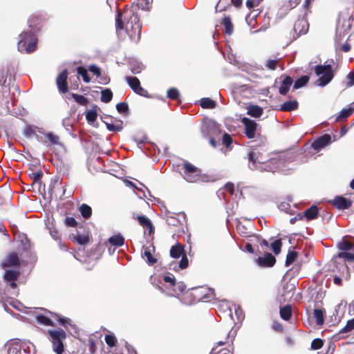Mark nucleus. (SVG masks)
<instances>
[{"instance_id": "f257e3e1", "label": "nucleus", "mask_w": 354, "mask_h": 354, "mask_svg": "<svg viewBox=\"0 0 354 354\" xmlns=\"http://www.w3.org/2000/svg\"><path fill=\"white\" fill-rule=\"evenodd\" d=\"M248 166L252 170H259L261 171H285L286 162L283 158H274L268 161L263 158L262 154L257 151H250L248 153Z\"/></svg>"}, {"instance_id": "f03ea898", "label": "nucleus", "mask_w": 354, "mask_h": 354, "mask_svg": "<svg viewBox=\"0 0 354 354\" xmlns=\"http://www.w3.org/2000/svg\"><path fill=\"white\" fill-rule=\"evenodd\" d=\"M115 28L117 32L124 28V26L122 20V15L120 12H118L115 18ZM125 29L132 41L138 42L140 40L141 35V25L137 14L131 12L130 18L125 25Z\"/></svg>"}, {"instance_id": "7ed1b4c3", "label": "nucleus", "mask_w": 354, "mask_h": 354, "mask_svg": "<svg viewBox=\"0 0 354 354\" xmlns=\"http://www.w3.org/2000/svg\"><path fill=\"white\" fill-rule=\"evenodd\" d=\"M183 167L185 170L183 177L189 183L209 182L210 180V178L207 175L201 174V171L198 168L188 162L183 163Z\"/></svg>"}, {"instance_id": "20e7f679", "label": "nucleus", "mask_w": 354, "mask_h": 354, "mask_svg": "<svg viewBox=\"0 0 354 354\" xmlns=\"http://www.w3.org/2000/svg\"><path fill=\"white\" fill-rule=\"evenodd\" d=\"M37 39L31 32H24L20 35V39L17 44L19 51L30 53L35 50Z\"/></svg>"}, {"instance_id": "39448f33", "label": "nucleus", "mask_w": 354, "mask_h": 354, "mask_svg": "<svg viewBox=\"0 0 354 354\" xmlns=\"http://www.w3.org/2000/svg\"><path fill=\"white\" fill-rule=\"evenodd\" d=\"M315 72L319 79L316 83L319 86H324L327 85L333 78L334 74L330 63L326 62L324 65H318L315 68Z\"/></svg>"}, {"instance_id": "423d86ee", "label": "nucleus", "mask_w": 354, "mask_h": 354, "mask_svg": "<svg viewBox=\"0 0 354 354\" xmlns=\"http://www.w3.org/2000/svg\"><path fill=\"white\" fill-rule=\"evenodd\" d=\"M46 315L36 314L35 315L37 322L44 326H54L55 321L60 322L64 327H66L67 324H70V320L68 319H61L56 314L52 313L49 311H45Z\"/></svg>"}, {"instance_id": "0eeeda50", "label": "nucleus", "mask_w": 354, "mask_h": 354, "mask_svg": "<svg viewBox=\"0 0 354 354\" xmlns=\"http://www.w3.org/2000/svg\"><path fill=\"white\" fill-rule=\"evenodd\" d=\"M53 344V350L56 354L64 352L63 340L66 338V333L62 329L50 330L48 331Z\"/></svg>"}, {"instance_id": "6e6552de", "label": "nucleus", "mask_w": 354, "mask_h": 354, "mask_svg": "<svg viewBox=\"0 0 354 354\" xmlns=\"http://www.w3.org/2000/svg\"><path fill=\"white\" fill-rule=\"evenodd\" d=\"M242 122L245 125V133L246 136L250 139L255 138L257 124L254 120L247 118H243L242 119Z\"/></svg>"}, {"instance_id": "1a4fd4ad", "label": "nucleus", "mask_w": 354, "mask_h": 354, "mask_svg": "<svg viewBox=\"0 0 354 354\" xmlns=\"http://www.w3.org/2000/svg\"><path fill=\"white\" fill-rule=\"evenodd\" d=\"M127 82L130 87L134 91L135 93L142 95L146 96L147 91L140 86L139 80L136 77H127Z\"/></svg>"}, {"instance_id": "9d476101", "label": "nucleus", "mask_w": 354, "mask_h": 354, "mask_svg": "<svg viewBox=\"0 0 354 354\" xmlns=\"http://www.w3.org/2000/svg\"><path fill=\"white\" fill-rule=\"evenodd\" d=\"M67 70H64L57 77V85L59 88V91L63 93H66L68 91L67 86Z\"/></svg>"}, {"instance_id": "9b49d317", "label": "nucleus", "mask_w": 354, "mask_h": 354, "mask_svg": "<svg viewBox=\"0 0 354 354\" xmlns=\"http://www.w3.org/2000/svg\"><path fill=\"white\" fill-rule=\"evenodd\" d=\"M276 262L274 257L270 253H266L263 257L257 259V263L261 267H271Z\"/></svg>"}, {"instance_id": "f8f14e48", "label": "nucleus", "mask_w": 354, "mask_h": 354, "mask_svg": "<svg viewBox=\"0 0 354 354\" xmlns=\"http://www.w3.org/2000/svg\"><path fill=\"white\" fill-rule=\"evenodd\" d=\"M19 264V259L17 254L11 253L7 256L4 261L1 263V266L3 269H6L10 267H15Z\"/></svg>"}, {"instance_id": "ddd939ff", "label": "nucleus", "mask_w": 354, "mask_h": 354, "mask_svg": "<svg viewBox=\"0 0 354 354\" xmlns=\"http://www.w3.org/2000/svg\"><path fill=\"white\" fill-rule=\"evenodd\" d=\"M331 140V137L328 134H325L319 138H317L316 140H315L312 143V147L315 150H319L324 147L325 146L328 145Z\"/></svg>"}, {"instance_id": "4468645a", "label": "nucleus", "mask_w": 354, "mask_h": 354, "mask_svg": "<svg viewBox=\"0 0 354 354\" xmlns=\"http://www.w3.org/2000/svg\"><path fill=\"white\" fill-rule=\"evenodd\" d=\"M308 23L305 18L298 19L295 25L294 30L298 35L306 34L308 30Z\"/></svg>"}, {"instance_id": "2eb2a0df", "label": "nucleus", "mask_w": 354, "mask_h": 354, "mask_svg": "<svg viewBox=\"0 0 354 354\" xmlns=\"http://www.w3.org/2000/svg\"><path fill=\"white\" fill-rule=\"evenodd\" d=\"M142 257L146 258L147 262L149 265H153L157 262V259L152 256V252H154V247L143 246L142 248Z\"/></svg>"}, {"instance_id": "dca6fc26", "label": "nucleus", "mask_w": 354, "mask_h": 354, "mask_svg": "<svg viewBox=\"0 0 354 354\" xmlns=\"http://www.w3.org/2000/svg\"><path fill=\"white\" fill-rule=\"evenodd\" d=\"M334 206L338 209H348L351 206V202L342 196H336L333 201Z\"/></svg>"}, {"instance_id": "f3484780", "label": "nucleus", "mask_w": 354, "mask_h": 354, "mask_svg": "<svg viewBox=\"0 0 354 354\" xmlns=\"http://www.w3.org/2000/svg\"><path fill=\"white\" fill-rule=\"evenodd\" d=\"M281 78H282V81H281V85L280 86V87L279 88V92L281 95H284L288 92L290 86L293 83V80L289 76H286L283 77H281Z\"/></svg>"}, {"instance_id": "a211bd4d", "label": "nucleus", "mask_w": 354, "mask_h": 354, "mask_svg": "<svg viewBox=\"0 0 354 354\" xmlns=\"http://www.w3.org/2000/svg\"><path fill=\"white\" fill-rule=\"evenodd\" d=\"M186 289V286L183 282H176V285L173 286L170 290H167V294L171 296H178L183 293Z\"/></svg>"}, {"instance_id": "6ab92c4d", "label": "nucleus", "mask_w": 354, "mask_h": 354, "mask_svg": "<svg viewBox=\"0 0 354 354\" xmlns=\"http://www.w3.org/2000/svg\"><path fill=\"white\" fill-rule=\"evenodd\" d=\"M5 348L8 354H19L21 349V344L18 342H9L5 344Z\"/></svg>"}, {"instance_id": "aec40b11", "label": "nucleus", "mask_w": 354, "mask_h": 354, "mask_svg": "<svg viewBox=\"0 0 354 354\" xmlns=\"http://www.w3.org/2000/svg\"><path fill=\"white\" fill-rule=\"evenodd\" d=\"M339 259H344L348 261H354V250L353 252H339L337 256L333 258L334 263H337V260Z\"/></svg>"}, {"instance_id": "412c9836", "label": "nucleus", "mask_w": 354, "mask_h": 354, "mask_svg": "<svg viewBox=\"0 0 354 354\" xmlns=\"http://www.w3.org/2000/svg\"><path fill=\"white\" fill-rule=\"evenodd\" d=\"M139 223L147 230H149V234H150L153 231V225L151 221L145 216H138L137 218Z\"/></svg>"}, {"instance_id": "4be33fe9", "label": "nucleus", "mask_w": 354, "mask_h": 354, "mask_svg": "<svg viewBox=\"0 0 354 354\" xmlns=\"http://www.w3.org/2000/svg\"><path fill=\"white\" fill-rule=\"evenodd\" d=\"M298 108V102L296 100H290L281 105L280 110L283 111H292Z\"/></svg>"}, {"instance_id": "5701e85b", "label": "nucleus", "mask_w": 354, "mask_h": 354, "mask_svg": "<svg viewBox=\"0 0 354 354\" xmlns=\"http://www.w3.org/2000/svg\"><path fill=\"white\" fill-rule=\"evenodd\" d=\"M318 215V208L316 205H312L304 212V216L307 221L315 218Z\"/></svg>"}, {"instance_id": "b1692460", "label": "nucleus", "mask_w": 354, "mask_h": 354, "mask_svg": "<svg viewBox=\"0 0 354 354\" xmlns=\"http://www.w3.org/2000/svg\"><path fill=\"white\" fill-rule=\"evenodd\" d=\"M263 113V109L257 105H250L248 107V114L253 117H259Z\"/></svg>"}, {"instance_id": "393cba45", "label": "nucleus", "mask_w": 354, "mask_h": 354, "mask_svg": "<svg viewBox=\"0 0 354 354\" xmlns=\"http://www.w3.org/2000/svg\"><path fill=\"white\" fill-rule=\"evenodd\" d=\"M106 129L111 131H120L123 129V122L118 120L115 123L106 122Z\"/></svg>"}, {"instance_id": "a878e982", "label": "nucleus", "mask_w": 354, "mask_h": 354, "mask_svg": "<svg viewBox=\"0 0 354 354\" xmlns=\"http://www.w3.org/2000/svg\"><path fill=\"white\" fill-rule=\"evenodd\" d=\"M183 252V247L180 244H178L171 247L170 250V255L173 258H179Z\"/></svg>"}, {"instance_id": "bb28decb", "label": "nucleus", "mask_w": 354, "mask_h": 354, "mask_svg": "<svg viewBox=\"0 0 354 354\" xmlns=\"http://www.w3.org/2000/svg\"><path fill=\"white\" fill-rule=\"evenodd\" d=\"M353 111L354 109L351 107L343 109L336 117L335 121H340L346 119L353 113Z\"/></svg>"}, {"instance_id": "cd10ccee", "label": "nucleus", "mask_w": 354, "mask_h": 354, "mask_svg": "<svg viewBox=\"0 0 354 354\" xmlns=\"http://www.w3.org/2000/svg\"><path fill=\"white\" fill-rule=\"evenodd\" d=\"M221 24L225 27V32L228 35H231L234 28L230 17L228 16L225 17L223 19Z\"/></svg>"}, {"instance_id": "c85d7f7f", "label": "nucleus", "mask_w": 354, "mask_h": 354, "mask_svg": "<svg viewBox=\"0 0 354 354\" xmlns=\"http://www.w3.org/2000/svg\"><path fill=\"white\" fill-rule=\"evenodd\" d=\"M109 242L113 245L120 247L124 244V239L121 235H114L109 238Z\"/></svg>"}, {"instance_id": "c756f323", "label": "nucleus", "mask_w": 354, "mask_h": 354, "mask_svg": "<svg viewBox=\"0 0 354 354\" xmlns=\"http://www.w3.org/2000/svg\"><path fill=\"white\" fill-rule=\"evenodd\" d=\"M280 316L284 320H288L292 316L291 308L290 306H285L280 309Z\"/></svg>"}, {"instance_id": "7c9ffc66", "label": "nucleus", "mask_w": 354, "mask_h": 354, "mask_svg": "<svg viewBox=\"0 0 354 354\" xmlns=\"http://www.w3.org/2000/svg\"><path fill=\"white\" fill-rule=\"evenodd\" d=\"M201 106L204 109H213L216 106V102L208 97L201 100Z\"/></svg>"}, {"instance_id": "2f4dec72", "label": "nucleus", "mask_w": 354, "mask_h": 354, "mask_svg": "<svg viewBox=\"0 0 354 354\" xmlns=\"http://www.w3.org/2000/svg\"><path fill=\"white\" fill-rule=\"evenodd\" d=\"M19 275V272L16 270H6L3 278L6 281H15Z\"/></svg>"}, {"instance_id": "473e14b6", "label": "nucleus", "mask_w": 354, "mask_h": 354, "mask_svg": "<svg viewBox=\"0 0 354 354\" xmlns=\"http://www.w3.org/2000/svg\"><path fill=\"white\" fill-rule=\"evenodd\" d=\"M309 80V77L306 75H304L297 80L294 84L293 88L294 89H298L302 86H304Z\"/></svg>"}, {"instance_id": "72a5a7b5", "label": "nucleus", "mask_w": 354, "mask_h": 354, "mask_svg": "<svg viewBox=\"0 0 354 354\" xmlns=\"http://www.w3.org/2000/svg\"><path fill=\"white\" fill-rule=\"evenodd\" d=\"M113 97V93L110 89H104L102 91L101 100L103 102H109Z\"/></svg>"}, {"instance_id": "f704fd0d", "label": "nucleus", "mask_w": 354, "mask_h": 354, "mask_svg": "<svg viewBox=\"0 0 354 354\" xmlns=\"http://www.w3.org/2000/svg\"><path fill=\"white\" fill-rule=\"evenodd\" d=\"M163 281L167 284L166 288L168 290H170L173 286L176 285V279L172 274L165 276Z\"/></svg>"}, {"instance_id": "c9c22d12", "label": "nucleus", "mask_w": 354, "mask_h": 354, "mask_svg": "<svg viewBox=\"0 0 354 354\" xmlns=\"http://www.w3.org/2000/svg\"><path fill=\"white\" fill-rule=\"evenodd\" d=\"M314 316L316 319L317 325H322L324 324V312L321 309H315Z\"/></svg>"}, {"instance_id": "e433bc0d", "label": "nucleus", "mask_w": 354, "mask_h": 354, "mask_svg": "<svg viewBox=\"0 0 354 354\" xmlns=\"http://www.w3.org/2000/svg\"><path fill=\"white\" fill-rule=\"evenodd\" d=\"M338 248L342 252H346L352 250L353 244L348 241L343 240L338 244Z\"/></svg>"}, {"instance_id": "4c0bfd02", "label": "nucleus", "mask_w": 354, "mask_h": 354, "mask_svg": "<svg viewBox=\"0 0 354 354\" xmlns=\"http://www.w3.org/2000/svg\"><path fill=\"white\" fill-rule=\"evenodd\" d=\"M297 254V252L295 251H290L286 256V266H290L295 261Z\"/></svg>"}, {"instance_id": "58836bf2", "label": "nucleus", "mask_w": 354, "mask_h": 354, "mask_svg": "<svg viewBox=\"0 0 354 354\" xmlns=\"http://www.w3.org/2000/svg\"><path fill=\"white\" fill-rule=\"evenodd\" d=\"M80 212L83 217L87 218L91 215V208L86 204H82L80 207Z\"/></svg>"}, {"instance_id": "ea45409f", "label": "nucleus", "mask_w": 354, "mask_h": 354, "mask_svg": "<svg viewBox=\"0 0 354 354\" xmlns=\"http://www.w3.org/2000/svg\"><path fill=\"white\" fill-rule=\"evenodd\" d=\"M73 241H76L80 245H84L88 242V239L87 236L77 234L76 236H73Z\"/></svg>"}, {"instance_id": "a19ab883", "label": "nucleus", "mask_w": 354, "mask_h": 354, "mask_svg": "<svg viewBox=\"0 0 354 354\" xmlns=\"http://www.w3.org/2000/svg\"><path fill=\"white\" fill-rule=\"evenodd\" d=\"M77 71L78 75L82 76L83 80L85 82H86V83L90 82L91 79L88 75V73H87V71L86 68H84V67L80 66L77 68Z\"/></svg>"}, {"instance_id": "79ce46f5", "label": "nucleus", "mask_w": 354, "mask_h": 354, "mask_svg": "<svg viewBox=\"0 0 354 354\" xmlns=\"http://www.w3.org/2000/svg\"><path fill=\"white\" fill-rule=\"evenodd\" d=\"M32 345L28 344H21V349L19 354H32Z\"/></svg>"}, {"instance_id": "37998d69", "label": "nucleus", "mask_w": 354, "mask_h": 354, "mask_svg": "<svg viewBox=\"0 0 354 354\" xmlns=\"http://www.w3.org/2000/svg\"><path fill=\"white\" fill-rule=\"evenodd\" d=\"M97 114L95 110H89L86 112V118L88 123H92L95 121Z\"/></svg>"}, {"instance_id": "c03bdc74", "label": "nucleus", "mask_w": 354, "mask_h": 354, "mask_svg": "<svg viewBox=\"0 0 354 354\" xmlns=\"http://www.w3.org/2000/svg\"><path fill=\"white\" fill-rule=\"evenodd\" d=\"M179 91L175 88H171L167 91V97L171 100H176L179 97Z\"/></svg>"}, {"instance_id": "a18cd8bd", "label": "nucleus", "mask_w": 354, "mask_h": 354, "mask_svg": "<svg viewBox=\"0 0 354 354\" xmlns=\"http://www.w3.org/2000/svg\"><path fill=\"white\" fill-rule=\"evenodd\" d=\"M272 249L275 254H278L281 251V240H276L271 244Z\"/></svg>"}, {"instance_id": "49530a36", "label": "nucleus", "mask_w": 354, "mask_h": 354, "mask_svg": "<svg viewBox=\"0 0 354 354\" xmlns=\"http://www.w3.org/2000/svg\"><path fill=\"white\" fill-rule=\"evenodd\" d=\"M354 329V318L348 320L346 325L340 330L341 333H347Z\"/></svg>"}, {"instance_id": "de8ad7c7", "label": "nucleus", "mask_w": 354, "mask_h": 354, "mask_svg": "<svg viewBox=\"0 0 354 354\" xmlns=\"http://www.w3.org/2000/svg\"><path fill=\"white\" fill-rule=\"evenodd\" d=\"M46 137L48 139L51 144L53 145H59V138L54 135L52 133H48L46 135Z\"/></svg>"}, {"instance_id": "09e8293b", "label": "nucleus", "mask_w": 354, "mask_h": 354, "mask_svg": "<svg viewBox=\"0 0 354 354\" xmlns=\"http://www.w3.org/2000/svg\"><path fill=\"white\" fill-rule=\"evenodd\" d=\"M323 341L321 339H315L311 342V348L313 350H318L323 346Z\"/></svg>"}, {"instance_id": "8fccbe9b", "label": "nucleus", "mask_w": 354, "mask_h": 354, "mask_svg": "<svg viewBox=\"0 0 354 354\" xmlns=\"http://www.w3.org/2000/svg\"><path fill=\"white\" fill-rule=\"evenodd\" d=\"M137 6L142 10H147L149 6V0H137Z\"/></svg>"}, {"instance_id": "3c124183", "label": "nucleus", "mask_w": 354, "mask_h": 354, "mask_svg": "<svg viewBox=\"0 0 354 354\" xmlns=\"http://www.w3.org/2000/svg\"><path fill=\"white\" fill-rule=\"evenodd\" d=\"M116 109L120 113H125L128 110V105L125 102H120L116 105Z\"/></svg>"}, {"instance_id": "603ef678", "label": "nucleus", "mask_w": 354, "mask_h": 354, "mask_svg": "<svg viewBox=\"0 0 354 354\" xmlns=\"http://www.w3.org/2000/svg\"><path fill=\"white\" fill-rule=\"evenodd\" d=\"M336 264L339 265V268H338V266H336V268H338L339 271L342 270L343 275L344 274V271L346 272V278L348 279L349 277L348 266L345 263H340L338 261Z\"/></svg>"}, {"instance_id": "864d4df0", "label": "nucleus", "mask_w": 354, "mask_h": 354, "mask_svg": "<svg viewBox=\"0 0 354 354\" xmlns=\"http://www.w3.org/2000/svg\"><path fill=\"white\" fill-rule=\"evenodd\" d=\"M263 0H247L246 6L248 8H254L259 5Z\"/></svg>"}, {"instance_id": "5fc2aeb1", "label": "nucleus", "mask_w": 354, "mask_h": 354, "mask_svg": "<svg viewBox=\"0 0 354 354\" xmlns=\"http://www.w3.org/2000/svg\"><path fill=\"white\" fill-rule=\"evenodd\" d=\"M105 342L109 346H113L116 342V339L113 335H107L105 336Z\"/></svg>"}, {"instance_id": "6e6d98bb", "label": "nucleus", "mask_w": 354, "mask_h": 354, "mask_svg": "<svg viewBox=\"0 0 354 354\" xmlns=\"http://www.w3.org/2000/svg\"><path fill=\"white\" fill-rule=\"evenodd\" d=\"M212 128H214V129L216 128V125L214 122L209 123L207 124L204 125L201 129V131H202L203 136H207V134L206 133V131H208L209 129H212Z\"/></svg>"}, {"instance_id": "4d7b16f0", "label": "nucleus", "mask_w": 354, "mask_h": 354, "mask_svg": "<svg viewBox=\"0 0 354 354\" xmlns=\"http://www.w3.org/2000/svg\"><path fill=\"white\" fill-rule=\"evenodd\" d=\"M277 65V60H275V59H268L266 64V67L270 70L276 69Z\"/></svg>"}, {"instance_id": "13d9d810", "label": "nucleus", "mask_w": 354, "mask_h": 354, "mask_svg": "<svg viewBox=\"0 0 354 354\" xmlns=\"http://www.w3.org/2000/svg\"><path fill=\"white\" fill-rule=\"evenodd\" d=\"M232 142V137L227 133H224V135L223 136V143L227 147H229V146L231 145Z\"/></svg>"}, {"instance_id": "bf43d9fd", "label": "nucleus", "mask_w": 354, "mask_h": 354, "mask_svg": "<svg viewBox=\"0 0 354 354\" xmlns=\"http://www.w3.org/2000/svg\"><path fill=\"white\" fill-rule=\"evenodd\" d=\"M65 225L68 227H75L77 224L75 219L73 217H67L65 219Z\"/></svg>"}, {"instance_id": "052dcab7", "label": "nucleus", "mask_w": 354, "mask_h": 354, "mask_svg": "<svg viewBox=\"0 0 354 354\" xmlns=\"http://www.w3.org/2000/svg\"><path fill=\"white\" fill-rule=\"evenodd\" d=\"M89 71L97 76L100 75V68L96 65L92 64L89 66Z\"/></svg>"}, {"instance_id": "680f3d73", "label": "nucleus", "mask_w": 354, "mask_h": 354, "mask_svg": "<svg viewBox=\"0 0 354 354\" xmlns=\"http://www.w3.org/2000/svg\"><path fill=\"white\" fill-rule=\"evenodd\" d=\"M188 266V259L186 256L183 257L182 259L179 263V267L182 269H185Z\"/></svg>"}, {"instance_id": "e2e57ef3", "label": "nucleus", "mask_w": 354, "mask_h": 354, "mask_svg": "<svg viewBox=\"0 0 354 354\" xmlns=\"http://www.w3.org/2000/svg\"><path fill=\"white\" fill-rule=\"evenodd\" d=\"M42 176V173L41 171L33 172L31 175V178L33 179L34 182H38Z\"/></svg>"}, {"instance_id": "0e129e2a", "label": "nucleus", "mask_w": 354, "mask_h": 354, "mask_svg": "<svg viewBox=\"0 0 354 354\" xmlns=\"http://www.w3.org/2000/svg\"><path fill=\"white\" fill-rule=\"evenodd\" d=\"M235 314L237 317L238 320L241 321L243 319V311L239 307L235 309Z\"/></svg>"}, {"instance_id": "69168bd1", "label": "nucleus", "mask_w": 354, "mask_h": 354, "mask_svg": "<svg viewBox=\"0 0 354 354\" xmlns=\"http://www.w3.org/2000/svg\"><path fill=\"white\" fill-rule=\"evenodd\" d=\"M348 79L350 80V82L348 84L351 86L354 84V72H350L347 76Z\"/></svg>"}, {"instance_id": "338daca9", "label": "nucleus", "mask_w": 354, "mask_h": 354, "mask_svg": "<svg viewBox=\"0 0 354 354\" xmlns=\"http://www.w3.org/2000/svg\"><path fill=\"white\" fill-rule=\"evenodd\" d=\"M225 189L230 193L232 194L234 192V185L231 183H227L225 186Z\"/></svg>"}, {"instance_id": "774afa93", "label": "nucleus", "mask_w": 354, "mask_h": 354, "mask_svg": "<svg viewBox=\"0 0 354 354\" xmlns=\"http://www.w3.org/2000/svg\"><path fill=\"white\" fill-rule=\"evenodd\" d=\"M341 48L344 52H348L351 49V45L348 43H345L342 46Z\"/></svg>"}]
</instances>
